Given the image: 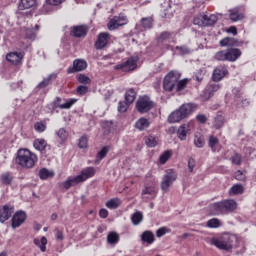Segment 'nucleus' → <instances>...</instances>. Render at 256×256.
Returning <instances> with one entry per match:
<instances>
[{"label": "nucleus", "instance_id": "f257e3e1", "mask_svg": "<svg viewBox=\"0 0 256 256\" xmlns=\"http://www.w3.org/2000/svg\"><path fill=\"white\" fill-rule=\"evenodd\" d=\"M220 47H231L226 50H220L215 53L213 56L214 61L225 62L229 61L230 63H235L239 57H241L242 52L241 49L233 48V47H241L243 45V41L237 40V38L233 37H225L219 42Z\"/></svg>", "mask_w": 256, "mask_h": 256}, {"label": "nucleus", "instance_id": "f03ea898", "mask_svg": "<svg viewBox=\"0 0 256 256\" xmlns=\"http://www.w3.org/2000/svg\"><path fill=\"white\" fill-rule=\"evenodd\" d=\"M37 161H39V157L29 149L21 148L17 151L16 164L22 169H33Z\"/></svg>", "mask_w": 256, "mask_h": 256}, {"label": "nucleus", "instance_id": "7ed1b4c3", "mask_svg": "<svg viewBox=\"0 0 256 256\" xmlns=\"http://www.w3.org/2000/svg\"><path fill=\"white\" fill-rule=\"evenodd\" d=\"M237 201L233 199H225L220 202L213 203L211 205L212 215H229V213H234L237 211Z\"/></svg>", "mask_w": 256, "mask_h": 256}, {"label": "nucleus", "instance_id": "20e7f679", "mask_svg": "<svg viewBox=\"0 0 256 256\" xmlns=\"http://www.w3.org/2000/svg\"><path fill=\"white\" fill-rule=\"evenodd\" d=\"M237 236L226 234L219 238H213L211 240L212 245L221 249L222 251H231L233 247H237Z\"/></svg>", "mask_w": 256, "mask_h": 256}, {"label": "nucleus", "instance_id": "39448f33", "mask_svg": "<svg viewBox=\"0 0 256 256\" xmlns=\"http://www.w3.org/2000/svg\"><path fill=\"white\" fill-rule=\"evenodd\" d=\"M195 111L193 104H183L178 110L172 112L168 117V123H179L183 119H187Z\"/></svg>", "mask_w": 256, "mask_h": 256}, {"label": "nucleus", "instance_id": "423d86ee", "mask_svg": "<svg viewBox=\"0 0 256 256\" xmlns=\"http://www.w3.org/2000/svg\"><path fill=\"white\" fill-rule=\"evenodd\" d=\"M181 79V72L177 70H171L168 72L163 80V89L168 93L175 91V87H177V82Z\"/></svg>", "mask_w": 256, "mask_h": 256}, {"label": "nucleus", "instance_id": "0eeeda50", "mask_svg": "<svg viewBox=\"0 0 256 256\" xmlns=\"http://www.w3.org/2000/svg\"><path fill=\"white\" fill-rule=\"evenodd\" d=\"M151 109H155V103L151 100V97L147 95L140 96L136 102V110L138 113H149Z\"/></svg>", "mask_w": 256, "mask_h": 256}, {"label": "nucleus", "instance_id": "6e6552de", "mask_svg": "<svg viewBox=\"0 0 256 256\" xmlns=\"http://www.w3.org/2000/svg\"><path fill=\"white\" fill-rule=\"evenodd\" d=\"M137 63H139V56H131L127 61L115 65L114 70L122 71L123 73H131V71L137 69Z\"/></svg>", "mask_w": 256, "mask_h": 256}, {"label": "nucleus", "instance_id": "1a4fd4ad", "mask_svg": "<svg viewBox=\"0 0 256 256\" xmlns=\"http://www.w3.org/2000/svg\"><path fill=\"white\" fill-rule=\"evenodd\" d=\"M234 95V105L236 109H247L251 105V100L243 96V92L238 88H234L232 91Z\"/></svg>", "mask_w": 256, "mask_h": 256}, {"label": "nucleus", "instance_id": "9d476101", "mask_svg": "<svg viewBox=\"0 0 256 256\" xmlns=\"http://www.w3.org/2000/svg\"><path fill=\"white\" fill-rule=\"evenodd\" d=\"M175 181H177V173L173 171V169L167 170L166 175L163 176L161 181V190L163 193H168L169 187H171Z\"/></svg>", "mask_w": 256, "mask_h": 256}, {"label": "nucleus", "instance_id": "9b49d317", "mask_svg": "<svg viewBox=\"0 0 256 256\" xmlns=\"http://www.w3.org/2000/svg\"><path fill=\"white\" fill-rule=\"evenodd\" d=\"M175 181H177V173L173 171V169L167 170L166 175L163 176L161 181V190L163 193H168L169 187H171Z\"/></svg>", "mask_w": 256, "mask_h": 256}, {"label": "nucleus", "instance_id": "f8f14e48", "mask_svg": "<svg viewBox=\"0 0 256 256\" xmlns=\"http://www.w3.org/2000/svg\"><path fill=\"white\" fill-rule=\"evenodd\" d=\"M227 75H229V69L227 65L220 64L216 66L212 72V81L214 83H219V81H223Z\"/></svg>", "mask_w": 256, "mask_h": 256}, {"label": "nucleus", "instance_id": "ddd939ff", "mask_svg": "<svg viewBox=\"0 0 256 256\" xmlns=\"http://www.w3.org/2000/svg\"><path fill=\"white\" fill-rule=\"evenodd\" d=\"M109 41H111V34H109V32L99 33L94 43V47L97 51H101L109 45Z\"/></svg>", "mask_w": 256, "mask_h": 256}, {"label": "nucleus", "instance_id": "4468645a", "mask_svg": "<svg viewBox=\"0 0 256 256\" xmlns=\"http://www.w3.org/2000/svg\"><path fill=\"white\" fill-rule=\"evenodd\" d=\"M25 221H27V213L23 210L16 211L11 219L12 229H18Z\"/></svg>", "mask_w": 256, "mask_h": 256}, {"label": "nucleus", "instance_id": "2eb2a0df", "mask_svg": "<svg viewBox=\"0 0 256 256\" xmlns=\"http://www.w3.org/2000/svg\"><path fill=\"white\" fill-rule=\"evenodd\" d=\"M15 213V206L11 204H6L0 209V223H5L9 221L13 214Z\"/></svg>", "mask_w": 256, "mask_h": 256}, {"label": "nucleus", "instance_id": "dca6fc26", "mask_svg": "<svg viewBox=\"0 0 256 256\" xmlns=\"http://www.w3.org/2000/svg\"><path fill=\"white\" fill-rule=\"evenodd\" d=\"M85 69H87V61L83 59H75L73 61V66L68 67L67 73L68 75H71L73 73L85 71Z\"/></svg>", "mask_w": 256, "mask_h": 256}, {"label": "nucleus", "instance_id": "f3484780", "mask_svg": "<svg viewBox=\"0 0 256 256\" xmlns=\"http://www.w3.org/2000/svg\"><path fill=\"white\" fill-rule=\"evenodd\" d=\"M87 33H89L88 25L72 26L70 29L71 37H76L77 39H80L81 37H87Z\"/></svg>", "mask_w": 256, "mask_h": 256}, {"label": "nucleus", "instance_id": "a211bd4d", "mask_svg": "<svg viewBox=\"0 0 256 256\" xmlns=\"http://www.w3.org/2000/svg\"><path fill=\"white\" fill-rule=\"evenodd\" d=\"M25 58V52H9L6 54V61L11 65H21Z\"/></svg>", "mask_w": 256, "mask_h": 256}, {"label": "nucleus", "instance_id": "6ab92c4d", "mask_svg": "<svg viewBox=\"0 0 256 256\" xmlns=\"http://www.w3.org/2000/svg\"><path fill=\"white\" fill-rule=\"evenodd\" d=\"M127 24L126 16H114L108 23V29L110 31H115L118 27H122V25Z\"/></svg>", "mask_w": 256, "mask_h": 256}, {"label": "nucleus", "instance_id": "aec40b11", "mask_svg": "<svg viewBox=\"0 0 256 256\" xmlns=\"http://www.w3.org/2000/svg\"><path fill=\"white\" fill-rule=\"evenodd\" d=\"M219 89H221V85H219L217 83L208 84L206 89L204 90L202 99L204 101H209V99H211V97H213V95H215V93H217V91H219Z\"/></svg>", "mask_w": 256, "mask_h": 256}, {"label": "nucleus", "instance_id": "412c9836", "mask_svg": "<svg viewBox=\"0 0 256 256\" xmlns=\"http://www.w3.org/2000/svg\"><path fill=\"white\" fill-rule=\"evenodd\" d=\"M62 3H65V0H45L42 12L46 14L53 13V8L59 7Z\"/></svg>", "mask_w": 256, "mask_h": 256}, {"label": "nucleus", "instance_id": "4be33fe9", "mask_svg": "<svg viewBox=\"0 0 256 256\" xmlns=\"http://www.w3.org/2000/svg\"><path fill=\"white\" fill-rule=\"evenodd\" d=\"M229 19L232 20L233 23H237V21H243L245 19V13L241 11L239 8H234L229 10Z\"/></svg>", "mask_w": 256, "mask_h": 256}, {"label": "nucleus", "instance_id": "5701e85b", "mask_svg": "<svg viewBox=\"0 0 256 256\" xmlns=\"http://www.w3.org/2000/svg\"><path fill=\"white\" fill-rule=\"evenodd\" d=\"M153 23H155V19L153 16H148L141 18L140 24L136 25V28L142 27V29H153Z\"/></svg>", "mask_w": 256, "mask_h": 256}, {"label": "nucleus", "instance_id": "b1692460", "mask_svg": "<svg viewBox=\"0 0 256 256\" xmlns=\"http://www.w3.org/2000/svg\"><path fill=\"white\" fill-rule=\"evenodd\" d=\"M57 79V73H52L48 75V77L44 78L36 87V89H46V87H49L51 85L52 81H55Z\"/></svg>", "mask_w": 256, "mask_h": 256}, {"label": "nucleus", "instance_id": "393cba45", "mask_svg": "<svg viewBox=\"0 0 256 256\" xmlns=\"http://www.w3.org/2000/svg\"><path fill=\"white\" fill-rule=\"evenodd\" d=\"M173 39H175V32H171V31H163L157 37L158 43H165V42L171 41Z\"/></svg>", "mask_w": 256, "mask_h": 256}, {"label": "nucleus", "instance_id": "a878e982", "mask_svg": "<svg viewBox=\"0 0 256 256\" xmlns=\"http://www.w3.org/2000/svg\"><path fill=\"white\" fill-rule=\"evenodd\" d=\"M79 176L82 177V182L85 183L87 179H91V177L95 176V168L94 167L84 168L79 174Z\"/></svg>", "mask_w": 256, "mask_h": 256}, {"label": "nucleus", "instance_id": "bb28decb", "mask_svg": "<svg viewBox=\"0 0 256 256\" xmlns=\"http://www.w3.org/2000/svg\"><path fill=\"white\" fill-rule=\"evenodd\" d=\"M245 193V187L242 184H234L228 191V195L233 197L234 195H243Z\"/></svg>", "mask_w": 256, "mask_h": 256}, {"label": "nucleus", "instance_id": "cd10ccee", "mask_svg": "<svg viewBox=\"0 0 256 256\" xmlns=\"http://www.w3.org/2000/svg\"><path fill=\"white\" fill-rule=\"evenodd\" d=\"M37 5V0H20L18 5L19 11H25V9H31Z\"/></svg>", "mask_w": 256, "mask_h": 256}, {"label": "nucleus", "instance_id": "c85d7f7f", "mask_svg": "<svg viewBox=\"0 0 256 256\" xmlns=\"http://www.w3.org/2000/svg\"><path fill=\"white\" fill-rule=\"evenodd\" d=\"M141 241L148 243V245H153L155 243V234L151 231H144L141 235Z\"/></svg>", "mask_w": 256, "mask_h": 256}, {"label": "nucleus", "instance_id": "c756f323", "mask_svg": "<svg viewBox=\"0 0 256 256\" xmlns=\"http://www.w3.org/2000/svg\"><path fill=\"white\" fill-rule=\"evenodd\" d=\"M13 179L14 177L11 172H4L0 176V181L2 185H6L7 187H9V185H12Z\"/></svg>", "mask_w": 256, "mask_h": 256}, {"label": "nucleus", "instance_id": "7c9ffc66", "mask_svg": "<svg viewBox=\"0 0 256 256\" xmlns=\"http://www.w3.org/2000/svg\"><path fill=\"white\" fill-rule=\"evenodd\" d=\"M149 125H151V122L147 118H140L135 123V128L139 131H145V129H149Z\"/></svg>", "mask_w": 256, "mask_h": 256}, {"label": "nucleus", "instance_id": "2f4dec72", "mask_svg": "<svg viewBox=\"0 0 256 256\" xmlns=\"http://www.w3.org/2000/svg\"><path fill=\"white\" fill-rule=\"evenodd\" d=\"M223 125H225V116L221 112H218L214 118L213 127L214 129H221Z\"/></svg>", "mask_w": 256, "mask_h": 256}, {"label": "nucleus", "instance_id": "473e14b6", "mask_svg": "<svg viewBox=\"0 0 256 256\" xmlns=\"http://www.w3.org/2000/svg\"><path fill=\"white\" fill-rule=\"evenodd\" d=\"M22 35H24L25 39H30L31 41H35L37 38V32L33 28H22Z\"/></svg>", "mask_w": 256, "mask_h": 256}, {"label": "nucleus", "instance_id": "72a5a7b5", "mask_svg": "<svg viewBox=\"0 0 256 256\" xmlns=\"http://www.w3.org/2000/svg\"><path fill=\"white\" fill-rule=\"evenodd\" d=\"M219 21V18L215 14L207 16L204 14V27H213Z\"/></svg>", "mask_w": 256, "mask_h": 256}, {"label": "nucleus", "instance_id": "f704fd0d", "mask_svg": "<svg viewBox=\"0 0 256 256\" xmlns=\"http://www.w3.org/2000/svg\"><path fill=\"white\" fill-rule=\"evenodd\" d=\"M194 145L197 149H203L205 147V136L201 133H196L194 135Z\"/></svg>", "mask_w": 256, "mask_h": 256}, {"label": "nucleus", "instance_id": "c9c22d12", "mask_svg": "<svg viewBox=\"0 0 256 256\" xmlns=\"http://www.w3.org/2000/svg\"><path fill=\"white\" fill-rule=\"evenodd\" d=\"M33 147L34 149H36L37 151H45V149H47V140L41 138V139H35L33 142Z\"/></svg>", "mask_w": 256, "mask_h": 256}, {"label": "nucleus", "instance_id": "e433bc0d", "mask_svg": "<svg viewBox=\"0 0 256 256\" xmlns=\"http://www.w3.org/2000/svg\"><path fill=\"white\" fill-rule=\"evenodd\" d=\"M135 99H137V91L133 88H129L125 93V101L131 105L135 102Z\"/></svg>", "mask_w": 256, "mask_h": 256}, {"label": "nucleus", "instance_id": "4c0bfd02", "mask_svg": "<svg viewBox=\"0 0 256 256\" xmlns=\"http://www.w3.org/2000/svg\"><path fill=\"white\" fill-rule=\"evenodd\" d=\"M189 126L187 124H182L177 130V136L180 141H185L187 139V131Z\"/></svg>", "mask_w": 256, "mask_h": 256}, {"label": "nucleus", "instance_id": "58836bf2", "mask_svg": "<svg viewBox=\"0 0 256 256\" xmlns=\"http://www.w3.org/2000/svg\"><path fill=\"white\" fill-rule=\"evenodd\" d=\"M34 244H36L37 247H39L42 253H45V251H47V237L43 236L40 240L38 238H35Z\"/></svg>", "mask_w": 256, "mask_h": 256}, {"label": "nucleus", "instance_id": "ea45409f", "mask_svg": "<svg viewBox=\"0 0 256 256\" xmlns=\"http://www.w3.org/2000/svg\"><path fill=\"white\" fill-rule=\"evenodd\" d=\"M219 145V138L215 135H210L208 137V147H210L211 151H217V146Z\"/></svg>", "mask_w": 256, "mask_h": 256}, {"label": "nucleus", "instance_id": "a19ab883", "mask_svg": "<svg viewBox=\"0 0 256 256\" xmlns=\"http://www.w3.org/2000/svg\"><path fill=\"white\" fill-rule=\"evenodd\" d=\"M187 85H189V79L184 78L182 80H178L176 83V87L174 88L177 93L187 89Z\"/></svg>", "mask_w": 256, "mask_h": 256}, {"label": "nucleus", "instance_id": "79ce46f5", "mask_svg": "<svg viewBox=\"0 0 256 256\" xmlns=\"http://www.w3.org/2000/svg\"><path fill=\"white\" fill-rule=\"evenodd\" d=\"M131 221L133 225H140V223L143 221V212L136 211L131 216Z\"/></svg>", "mask_w": 256, "mask_h": 256}, {"label": "nucleus", "instance_id": "37998d69", "mask_svg": "<svg viewBox=\"0 0 256 256\" xmlns=\"http://www.w3.org/2000/svg\"><path fill=\"white\" fill-rule=\"evenodd\" d=\"M107 242L109 245H117L119 243V234L117 232H110L107 236Z\"/></svg>", "mask_w": 256, "mask_h": 256}, {"label": "nucleus", "instance_id": "c03bdc74", "mask_svg": "<svg viewBox=\"0 0 256 256\" xmlns=\"http://www.w3.org/2000/svg\"><path fill=\"white\" fill-rule=\"evenodd\" d=\"M121 205V200L119 198H113L106 202V207L108 209H117Z\"/></svg>", "mask_w": 256, "mask_h": 256}, {"label": "nucleus", "instance_id": "a18cd8bd", "mask_svg": "<svg viewBox=\"0 0 256 256\" xmlns=\"http://www.w3.org/2000/svg\"><path fill=\"white\" fill-rule=\"evenodd\" d=\"M206 225L210 229H218V227H221V220H219V218H212L207 221Z\"/></svg>", "mask_w": 256, "mask_h": 256}, {"label": "nucleus", "instance_id": "49530a36", "mask_svg": "<svg viewBox=\"0 0 256 256\" xmlns=\"http://www.w3.org/2000/svg\"><path fill=\"white\" fill-rule=\"evenodd\" d=\"M76 79H77L78 83H81L82 85H91V78H89L85 74H78L76 76Z\"/></svg>", "mask_w": 256, "mask_h": 256}, {"label": "nucleus", "instance_id": "de8ad7c7", "mask_svg": "<svg viewBox=\"0 0 256 256\" xmlns=\"http://www.w3.org/2000/svg\"><path fill=\"white\" fill-rule=\"evenodd\" d=\"M57 137L60 138L61 143H65V141H67L68 137H69V133H67V130H65V128H60L57 132H56Z\"/></svg>", "mask_w": 256, "mask_h": 256}, {"label": "nucleus", "instance_id": "09e8293b", "mask_svg": "<svg viewBox=\"0 0 256 256\" xmlns=\"http://www.w3.org/2000/svg\"><path fill=\"white\" fill-rule=\"evenodd\" d=\"M77 102V99L71 98L69 100H66L64 104L58 105L59 109H71Z\"/></svg>", "mask_w": 256, "mask_h": 256}, {"label": "nucleus", "instance_id": "8fccbe9b", "mask_svg": "<svg viewBox=\"0 0 256 256\" xmlns=\"http://www.w3.org/2000/svg\"><path fill=\"white\" fill-rule=\"evenodd\" d=\"M171 155H172V153L170 150H167L162 155H160V157H159L160 165H165V163H167L169 161V159H171Z\"/></svg>", "mask_w": 256, "mask_h": 256}, {"label": "nucleus", "instance_id": "3c124183", "mask_svg": "<svg viewBox=\"0 0 256 256\" xmlns=\"http://www.w3.org/2000/svg\"><path fill=\"white\" fill-rule=\"evenodd\" d=\"M109 153V148L107 146H104L96 155V161H101L102 159H105L107 157V154Z\"/></svg>", "mask_w": 256, "mask_h": 256}, {"label": "nucleus", "instance_id": "603ef678", "mask_svg": "<svg viewBox=\"0 0 256 256\" xmlns=\"http://www.w3.org/2000/svg\"><path fill=\"white\" fill-rule=\"evenodd\" d=\"M145 143L147 147H157V137L150 135L145 138Z\"/></svg>", "mask_w": 256, "mask_h": 256}, {"label": "nucleus", "instance_id": "864d4df0", "mask_svg": "<svg viewBox=\"0 0 256 256\" xmlns=\"http://www.w3.org/2000/svg\"><path fill=\"white\" fill-rule=\"evenodd\" d=\"M131 105V103L125 101H120L118 103V111L119 113H125L127 112V110L129 109V106Z\"/></svg>", "mask_w": 256, "mask_h": 256}, {"label": "nucleus", "instance_id": "5fc2aeb1", "mask_svg": "<svg viewBox=\"0 0 256 256\" xmlns=\"http://www.w3.org/2000/svg\"><path fill=\"white\" fill-rule=\"evenodd\" d=\"M193 79L194 81H197V83H203V80L205 79V74L203 73V70H197L193 76Z\"/></svg>", "mask_w": 256, "mask_h": 256}, {"label": "nucleus", "instance_id": "6e6d98bb", "mask_svg": "<svg viewBox=\"0 0 256 256\" xmlns=\"http://www.w3.org/2000/svg\"><path fill=\"white\" fill-rule=\"evenodd\" d=\"M193 23L199 27H205V15H198L194 17Z\"/></svg>", "mask_w": 256, "mask_h": 256}, {"label": "nucleus", "instance_id": "4d7b16f0", "mask_svg": "<svg viewBox=\"0 0 256 256\" xmlns=\"http://www.w3.org/2000/svg\"><path fill=\"white\" fill-rule=\"evenodd\" d=\"M231 163L233 165H241V163H243V158L241 154L234 153V155L231 157Z\"/></svg>", "mask_w": 256, "mask_h": 256}, {"label": "nucleus", "instance_id": "13d9d810", "mask_svg": "<svg viewBox=\"0 0 256 256\" xmlns=\"http://www.w3.org/2000/svg\"><path fill=\"white\" fill-rule=\"evenodd\" d=\"M88 92H89V87L85 85H80L76 88V93L80 97H83V95H87Z\"/></svg>", "mask_w": 256, "mask_h": 256}, {"label": "nucleus", "instance_id": "bf43d9fd", "mask_svg": "<svg viewBox=\"0 0 256 256\" xmlns=\"http://www.w3.org/2000/svg\"><path fill=\"white\" fill-rule=\"evenodd\" d=\"M79 149H87L89 147V139L86 136H82L78 142Z\"/></svg>", "mask_w": 256, "mask_h": 256}, {"label": "nucleus", "instance_id": "052dcab7", "mask_svg": "<svg viewBox=\"0 0 256 256\" xmlns=\"http://www.w3.org/2000/svg\"><path fill=\"white\" fill-rule=\"evenodd\" d=\"M167 233H171V229L167 227H161L156 231V237L161 238L164 237V235H167Z\"/></svg>", "mask_w": 256, "mask_h": 256}, {"label": "nucleus", "instance_id": "680f3d73", "mask_svg": "<svg viewBox=\"0 0 256 256\" xmlns=\"http://www.w3.org/2000/svg\"><path fill=\"white\" fill-rule=\"evenodd\" d=\"M142 195H157V193L155 192V188L151 187V186H146L143 190H142Z\"/></svg>", "mask_w": 256, "mask_h": 256}, {"label": "nucleus", "instance_id": "e2e57ef3", "mask_svg": "<svg viewBox=\"0 0 256 256\" xmlns=\"http://www.w3.org/2000/svg\"><path fill=\"white\" fill-rule=\"evenodd\" d=\"M70 179V182L72 183V187H75V185H79V183H83V178L79 175L74 177H68Z\"/></svg>", "mask_w": 256, "mask_h": 256}, {"label": "nucleus", "instance_id": "0e129e2a", "mask_svg": "<svg viewBox=\"0 0 256 256\" xmlns=\"http://www.w3.org/2000/svg\"><path fill=\"white\" fill-rule=\"evenodd\" d=\"M176 50L179 51L180 54L182 55H189L191 53V49L187 46H177Z\"/></svg>", "mask_w": 256, "mask_h": 256}, {"label": "nucleus", "instance_id": "69168bd1", "mask_svg": "<svg viewBox=\"0 0 256 256\" xmlns=\"http://www.w3.org/2000/svg\"><path fill=\"white\" fill-rule=\"evenodd\" d=\"M34 129L35 131H37L38 133H43L45 131V129H47V126L43 123V122H37L34 125Z\"/></svg>", "mask_w": 256, "mask_h": 256}, {"label": "nucleus", "instance_id": "338daca9", "mask_svg": "<svg viewBox=\"0 0 256 256\" xmlns=\"http://www.w3.org/2000/svg\"><path fill=\"white\" fill-rule=\"evenodd\" d=\"M55 238H56V241H63L65 239V235L63 234V229H59V228L55 229Z\"/></svg>", "mask_w": 256, "mask_h": 256}, {"label": "nucleus", "instance_id": "774afa93", "mask_svg": "<svg viewBox=\"0 0 256 256\" xmlns=\"http://www.w3.org/2000/svg\"><path fill=\"white\" fill-rule=\"evenodd\" d=\"M39 177L42 180L49 179V170H47L46 168L40 169Z\"/></svg>", "mask_w": 256, "mask_h": 256}]
</instances>
